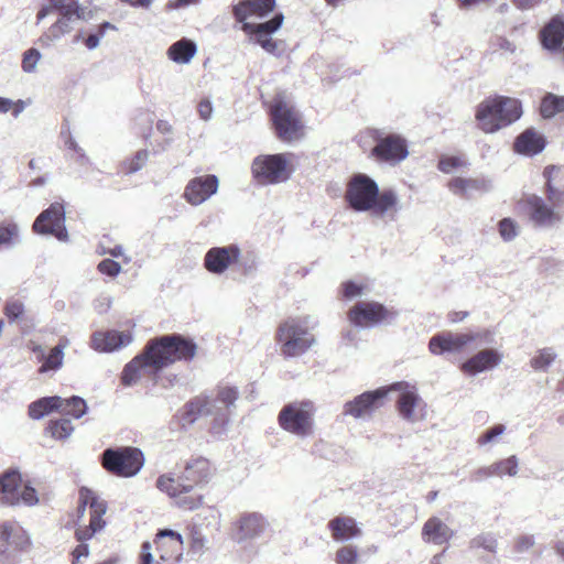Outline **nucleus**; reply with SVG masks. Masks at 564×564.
Segmentation results:
<instances>
[{"label":"nucleus","mask_w":564,"mask_h":564,"mask_svg":"<svg viewBox=\"0 0 564 564\" xmlns=\"http://www.w3.org/2000/svg\"><path fill=\"white\" fill-rule=\"evenodd\" d=\"M67 346L68 339L62 338L59 343L50 350L48 355L44 357L43 362L39 368V372L44 373L51 370L59 369L64 360V349Z\"/></svg>","instance_id":"obj_36"},{"label":"nucleus","mask_w":564,"mask_h":564,"mask_svg":"<svg viewBox=\"0 0 564 564\" xmlns=\"http://www.w3.org/2000/svg\"><path fill=\"white\" fill-rule=\"evenodd\" d=\"M197 110H198V113L202 119L208 120L213 112V107H212L210 101L207 99L200 100L197 106Z\"/></svg>","instance_id":"obj_59"},{"label":"nucleus","mask_w":564,"mask_h":564,"mask_svg":"<svg viewBox=\"0 0 564 564\" xmlns=\"http://www.w3.org/2000/svg\"><path fill=\"white\" fill-rule=\"evenodd\" d=\"M421 535L426 543L442 545L447 544L454 538L455 532L440 518L431 517L423 524Z\"/></svg>","instance_id":"obj_26"},{"label":"nucleus","mask_w":564,"mask_h":564,"mask_svg":"<svg viewBox=\"0 0 564 564\" xmlns=\"http://www.w3.org/2000/svg\"><path fill=\"white\" fill-rule=\"evenodd\" d=\"M32 228L36 234L52 235L58 240H67L68 232L65 227L64 205L58 202L51 204L36 217Z\"/></svg>","instance_id":"obj_16"},{"label":"nucleus","mask_w":564,"mask_h":564,"mask_svg":"<svg viewBox=\"0 0 564 564\" xmlns=\"http://www.w3.org/2000/svg\"><path fill=\"white\" fill-rule=\"evenodd\" d=\"M62 406V397H44L29 404L28 414L32 420H40L43 416L57 411Z\"/></svg>","instance_id":"obj_32"},{"label":"nucleus","mask_w":564,"mask_h":564,"mask_svg":"<svg viewBox=\"0 0 564 564\" xmlns=\"http://www.w3.org/2000/svg\"><path fill=\"white\" fill-rule=\"evenodd\" d=\"M51 8L55 11H58L62 14V18L76 17L80 18V9L78 3L75 0H48Z\"/></svg>","instance_id":"obj_42"},{"label":"nucleus","mask_w":564,"mask_h":564,"mask_svg":"<svg viewBox=\"0 0 564 564\" xmlns=\"http://www.w3.org/2000/svg\"><path fill=\"white\" fill-rule=\"evenodd\" d=\"M275 7V0H240L232 6L231 13L236 22L242 25L249 23L250 18H267Z\"/></svg>","instance_id":"obj_19"},{"label":"nucleus","mask_w":564,"mask_h":564,"mask_svg":"<svg viewBox=\"0 0 564 564\" xmlns=\"http://www.w3.org/2000/svg\"><path fill=\"white\" fill-rule=\"evenodd\" d=\"M491 468L497 477L516 476L518 473V459L516 456H510L492 463Z\"/></svg>","instance_id":"obj_43"},{"label":"nucleus","mask_w":564,"mask_h":564,"mask_svg":"<svg viewBox=\"0 0 564 564\" xmlns=\"http://www.w3.org/2000/svg\"><path fill=\"white\" fill-rule=\"evenodd\" d=\"M358 560V551L354 545H344L336 552L337 564H355Z\"/></svg>","instance_id":"obj_47"},{"label":"nucleus","mask_w":564,"mask_h":564,"mask_svg":"<svg viewBox=\"0 0 564 564\" xmlns=\"http://www.w3.org/2000/svg\"><path fill=\"white\" fill-rule=\"evenodd\" d=\"M345 200L356 212H372L375 215L393 217L399 210L394 191H379L378 184L366 174H355L347 184Z\"/></svg>","instance_id":"obj_3"},{"label":"nucleus","mask_w":564,"mask_h":564,"mask_svg":"<svg viewBox=\"0 0 564 564\" xmlns=\"http://www.w3.org/2000/svg\"><path fill=\"white\" fill-rule=\"evenodd\" d=\"M505 432V426L502 424H497L491 429L487 430L484 434H481L478 438L479 445H485L495 440V437L501 435Z\"/></svg>","instance_id":"obj_56"},{"label":"nucleus","mask_w":564,"mask_h":564,"mask_svg":"<svg viewBox=\"0 0 564 564\" xmlns=\"http://www.w3.org/2000/svg\"><path fill=\"white\" fill-rule=\"evenodd\" d=\"M500 359V355L495 349H484L465 361L460 366V370L465 375L474 376L496 367Z\"/></svg>","instance_id":"obj_28"},{"label":"nucleus","mask_w":564,"mask_h":564,"mask_svg":"<svg viewBox=\"0 0 564 564\" xmlns=\"http://www.w3.org/2000/svg\"><path fill=\"white\" fill-rule=\"evenodd\" d=\"M521 206L529 219L539 227L551 226L561 219V216L538 195L527 196Z\"/></svg>","instance_id":"obj_17"},{"label":"nucleus","mask_w":564,"mask_h":564,"mask_svg":"<svg viewBox=\"0 0 564 564\" xmlns=\"http://www.w3.org/2000/svg\"><path fill=\"white\" fill-rule=\"evenodd\" d=\"M283 21L284 15L280 12L262 23H243L240 30L250 42L260 45L265 52L274 54L279 48V43L271 35L282 26Z\"/></svg>","instance_id":"obj_15"},{"label":"nucleus","mask_w":564,"mask_h":564,"mask_svg":"<svg viewBox=\"0 0 564 564\" xmlns=\"http://www.w3.org/2000/svg\"><path fill=\"white\" fill-rule=\"evenodd\" d=\"M101 467L112 476L130 478L135 476L144 465V455L133 446L107 448L100 457Z\"/></svg>","instance_id":"obj_8"},{"label":"nucleus","mask_w":564,"mask_h":564,"mask_svg":"<svg viewBox=\"0 0 564 564\" xmlns=\"http://www.w3.org/2000/svg\"><path fill=\"white\" fill-rule=\"evenodd\" d=\"M75 431L72 421L67 417L52 419L44 429V435L55 441H66Z\"/></svg>","instance_id":"obj_34"},{"label":"nucleus","mask_w":564,"mask_h":564,"mask_svg":"<svg viewBox=\"0 0 564 564\" xmlns=\"http://www.w3.org/2000/svg\"><path fill=\"white\" fill-rule=\"evenodd\" d=\"M397 410L405 421L416 422L425 417L426 403L414 390H406L400 393Z\"/></svg>","instance_id":"obj_23"},{"label":"nucleus","mask_w":564,"mask_h":564,"mask_svg":"<svg viewBox=\"0 0 564 564\" xmlns=\"http://www.w3.org/2000/svg\"><path fill=\"white\" fill-rule=\"evenodd\" d=\"M555 359V354L550 348L540 349L531 359L530 364L534 370L546 369Z\"/></svg>","instance_id":"obj_45"},{"label":"nucleus","mask_w":564,"mask_h":564,"mask_svg":"<svg viewBox=\"0 0 564 564\" xmlns=\"http://www.w3.org/2000/svg\"><path fill=\"white\" fill-rule=\"evenodd\" d=\"M86 508L89 509V524L84 528H78L75 535L78 541H86L91 539L95 533L99 532L106 525L104 519L108 505L95 490L88 487H80L78 491V516L83 517Z\"/></svg>","instance_id":"obj_10"},{"label":"nucleus","mask_w":564,"mask_h":564,"mask_svg":"<svg viewBox=\"0 0 564 564\" xmlns=\"http://www.w3.org/2000/svg\"><path fill=\"white\" fill-rule=\"evenodd\" d=\"M467 166L468 161L460 155H443L440 158L437 163V169L445 174H449L455 170Z\"/></svg>","instance_id":"obj_41"},{"label":"nucleus","mask_w":564,"mask_h":564,"mask_svg":"<svg viewBox=\"0 0 564 564\" xmlns=\"http://www.w3.org/2000/svg\"><path fill=\"white\" fill-rule=\"evenodd\" d=\"M534 540L531 535H521L514 542V549L519 552H523L533 546Z\"/></svg>","instance_id":"obj_58"},{"label":"nucleus","mask_w":564,"mask_h":564,"mask_svg":"<svg viewBox=\"0 0 564 564\" xmlns=\"http://www.w3.org/2000/svg\"><path fill=\"white\" fill-rule=\"evenodd\" d=\"M545 195L553 207L564 202V166L550 165L543 171Z\"/></svg>","instance_id":"obj_24"},{"label":"nucleus","mask_w":564,"mask_h":564,"mask_svg":"<svg viewBox=\"0 0 564 564\" xmlns=\"http://www.w3.org/2000/svg\"><path fill=\"white\" fill-rule=\"evenodd\" d=\"M88 410L86 401L77 395L62 398V406L58 412L73 419L83 417Z\"/></svg>","instance_id":"obj_37"},{"label":"nucleus","mask_w":564,"mask_h":564,"mask_svg":"<svg viewBox=\"0 0 564 564\" xmlns=\"http://www.w3.org/2000/svg\"><path fill=\"white\" fill-rule=\"evenodd\" d=\"M197 52L196 44L187 39H182L173 43L167 50L170 59L177 64H187Z\"/></svg>","instance_id":"obj_33"},{"label":"nucleus","mask_w":564,"mask_h":564,"mask_svg":"<svg viewBox=\"0 0 564 564\" xmlns=\"http://www.w3.org/2000/svg\"><path fill=\"white\" fill-rule=\"evenodd\" d=\"M265 529V521L259 513H245L234 523V538L238 541L253 539Z\"/></svg>","instance_id":"obj_25"},{"label":"nucleus","mask_w":564,"mask_h":564,"mask_svg":"<svg viewBox=\"0 0 564 564\" xmlns=\"http://www.w3.org/2000/svg\"><path fill=\"white\" fill-rule=\"evenodd\" d=\"M542 45L551 51L562 47L564 42V20L560 15L553 17L540 31Z\"/></svg>","instance_id":"obj_29"},{"label":"nucleus","mask_w":564,"mask_h":564,"mask_svg":"<svg viewBox=\"0 0 564 564\" xmlns=\"http://www.w3.org/2000/svg\"><path fill=\"white\" fill-rule=\"evenodd\" d=\"M218 189V178L216 175H204L191 180L185 189L183 197L191 205H199L207 200Z\"/></svg>","instance_id":"obj_20"},{"label":"nucleus","mask_w":564,"mask_h":564,"mask_svg":"<svg viewBox=\"0 0 564 564\" xmlns=\"http://www.w3.org/2000/svg\"><path fill=\"white\" fill-rule=\"evenodd\" d=\"M372 138L376 144L370 156L379 163L395 165L409 155L408 142L400 134L375 131Z\"/></svg>","instance_id":"obj_12"},{"label":"nucleus","mask_w":564,"mask_h":564,"mask_svg":"<svg viewBox=\"0 0 564 564\" xmlns=\"http://www.w3.org/2000/svg\"><path fill=\"white\" fill-rule=\"evenodd\" d=\"M3 314L10 323L21 319L25 314V307L20 300H9L3 306Z\"/></svg>","instance_id":"obj_44"},{"label":"nucleus","mask_w":564,"mask_h":564,"mask_svg":"<svg viewBox=\"0 0 564 564\" xmlns=\"http://www.w3.org/2000/svg\"><path fill=\"white\" fill-rule=\"evenodd\" d=\"M275 340L285 358L305 354L316 341L310 328L295 318H288L279 324Z\"/></svg>","instance_id":"obj_7"},{"label":"nucleus","mask_w":564,"mask_h":564,"mask_svg":"<svg viewBox=\"0 0 564 564\" xmlns=\"http://www.w3.org/2000/svg\"><path fill=\"white\" fill-rule=\"evenodd\" d=\"M149 159L147 150L137 151L131 158L126 159L121 163V171L126 174H132L141 170Z\"/></svg>","instance_id":"obj_40"},{"label":"nucleus","mask_w":564,"mask_h":564,"mask_svg":"<svg viewBox=\"0 0 564 564\" xmlns=\"http://www.w3.org/2000/svg\"><path fill=\"white\" fill-rule=\"evenodd\" d=\"M561 112H564V96H557L552 93L546 94L541 100V116L544 119H550Z\"/></svg>","instance_id":"obj_38"},{"label":"nucleus","mask_w":564,"mask_h":564,"mask_svg":"<svg viewBox=\"0 0 564 564\" xmlns=\"http://www.w3.org/2000/svg\"><path fill=\"white\" fill-rule=\"evenodd\" d=\"M397 313L376 301H359L347 312L349 323L356 327L369 328L392 321Z\"/></svg>","instance_id":"obj_13"},{"label":"nucleus","mask_w":564,"mask_h":564,"mask_svg":"<svg viewBox=\"0 0 564 564\" xmlns=\"http://www.w3.org/2000/svg\"><path fill=\"white\" fill-rule=\"evenodd\" d=\"M238 398V392L235 388L223 387L217 393V399L226 405H231Z\"/></svg>","instance_id":"obj_55"},{"label":"nucleus","mask_w":564,"mask_h":564,"mask_svg":"<svg viewBox=\"0 0 564 564\" xmlns=\"http://www.w3.org/2000/svg\"><path fill=\"white\" fill-rule=\"evenodd\" d=\"M475 339L476 336L471 334H436L430 339L429 349L434 355L459 352L466 345Z\"/></svg>","instance_id":"obj_21"},{"label":"nucleus","mask_w":564,"mask_h":564,"mask_svg":"<svg viewBox=\"0 0 564 564\" xmlns=\"http://www.w3.org/2000/svg\"><path fill=\"white\" fill-rule=\"evenodd\" d=\"M24 109V102L22 100L12 101L8 98L0 97V113L12 112L14 117H18Z\"/></svg>","instance_id":"obj_52"},{"label":"nucleus","mask_w":564,"mask_h":564,"mask_svg":"<svg viewBox=\"0 0 564 564\" xmlns=\"http://www.w3.org/2000/svg\"><path fill=\"white\" fill-rule=\"evenodd\" d=\"M545 144L546 141L544 137L535 129L530 128L517 137L513 143V150L517 153L532 156L542 152Z\"/></svg>","instance_id":"obj_30"},{"label":"nucleus","mask_w":564,"mask_h":564,"mask_svg":"<svg viewBox=\"0 0 564 564\" xmlns=\"http://www.w3.org/2000/svg\"><path fill=\"white\" fill-rule=\"evenodd\" d=\"M21 482L22 478L18 470H7L0 476V492L6 503L13 506L20 502L18 489Z\"/></svg>","instance_id":"obj_31"},{"label":"nucleus","mask_w":564,"mask_h":564,"mask_svg":"<svg viewBox=\"0 0 564 564\" xmlns=\"http://www.w3.org/2000/svg\"><path fill=\"white\" fill-rule=\"evenodd\" d=\"M327 528L334 541H347L361 535L357 521L349 516H337L328 521Z\"/></svg>","instance_id":"obj_27"},{"label":"nucleus","mask_w":564,"mask_h":564,"mask_svg":"<svg viewBox=\"0 0 564 564\" xmlns=\"http://www.w3.org/2000/svg\"><path fill=\"white\" fill-rule=\"evenodd\" d=\"M132 341V335L129 332L119 330H97L90 337V347L99 352H111Z\"/></svg>","instance_id":"obj_22"},{"label":"nucleus","mask_w":564,"mask_h":564,"mask_svg":"<svg viewBox=\"0 0 564 564\" xmlns=\"http://www.w3.org/2000/svg\"><path fill=\"white\" fill-rule=\"evenodd\" d=\"M204 547V539L197 531L192 532L191 549L196 552H200Z\"/></svg>","instance_id":"obj_63"},{"label":"nucleus","mask_w":564,"mask_h":564,"mask_svg":"<svg viewBox=\"0 0 564 564\" xmlns=\"http://www.w3.org/2000/svg\"><path fill=\"white\" fill-rule=\"evenodd\" d=\"M405 383L395 382L388 388H379L373 391H367L357 395L354 400L344 405V414L359 419L371 415L375 411L383 406L389 391L400 390Z\"/></svg>","instance_id":"obj_14"},{"label":"nucleus","mask_w":564,"mask_h":564,"mask_svg":"<svg viewBox=\"0 0 564 564\" xmlns=\"http://www.w3.org/2000/svg\"><path fill=\"white\" fill-rule=\"evenodd\" d=\"M521 115L520 100L507 96H495L486 98L477 106L475 118L480 130L485 133H494L517 121Z\"/></svg>","instance_id":"obj_4"},{"label":"nucleus","mask_w":564,"mask_h":564,"mask_svg":"<svg viewBox=\"0 0 564 564\" xmlns=\"http://www.w3.org/2000/svg\"><path fill=\"white\" fill-rule=\"evenodd\" d=\"M40 58L41 54L36 48H29L23 54L22 69L26 73L33 72Z\"/></svg>","instance_id":"obj_49"},{"label":"nucleus","mask_w":564,"mask_h":564,"mask_svg":"<svg viewBox=\"0 0 564 564\" xmlns=\"http://www.w3.org/2000/svg\"><path fill=\"white\" fill-rule=\"evenodd\" d=\"M183 554L182 535L173 530H160L153 542H144L141 547V564H173Z\"/></svg>","instance_id":"obj_6"},{"label":"nucleus","mask_w":564,"mask_h":564,"mask_svg":"<svg viewBox=\"0 0 564 564\" xmlns=\"http://www.w3.org/2000/svg\"><path fill=\"white\" fill-rule=\"evenodd\" d=\"M471 546L476 549L482 547L489 552H494L496 550L497 542L491 535L481 534L473 539Z\"/></svg>","instance_id":"obj_54"},{"label":"nucleus","mask_w":564,"mask_h":564,"mask_svg":"<svg viewBox=\"0 0 564 564\" xmlns=\"http://www.w3.org/2000/svg\"><path fill=\"white\" fill-rule=\"evenodd\" d=\"M448 189L460 197H468L473 191H480L485 187V183L478 178L453 177L447 183Z\"/></svg>","instance_id":"obj_35"},{"label":"nucleus","mask_w":564,"mask_h":564,"mask_svg":"<svg viewBox=\"0 0 564 564\" xmlns=\"http://www.w3.org/2000/svg\"><path fill=\"white\" fill-rule=\"evenodd\" d=\"M69 18H61L54 24H52L48 30L41 36L40 41L42 44H50L51 42L59 39L66 33L72 31Z\"/></svg>","instance_id":"obj_39"},{"label":"nucleus","mask_w":564,"mask_h":564,"mask_svg":"<svg viewBox=\"0 0 564 564\" xmlns=\"http://www.w3.org/2000/svg\"><path fill=\"white\" fill-rule=\"evenodd\" d=\"M511 1L520 10H530V9L541 4L544 0H511Z\"/></svg>","instance_id":"obj_61"},{"label":"nucleus","mask_w":564,"mask_h":564,"mask_svg":"<svg viewBox=\"0 0 564 564\" xmlns=\"http://www.w3.org/2000/svg\"><path fill=\"white\" fill-rule=\"evenodd\" d=\"M268 115L275 137L285 143L299 141L305 135L301 112L290 101L276 97L268 106Z\"/></svg>","instance_id":"obj_5"},{"label":"nucleus","mask_w":564,"mask_h":564,"mask_svg":"<svg viewBox=\"0 0 564 564\" xmlns=\"http://www.w3.org/2000/svg\"><path fill=\"white\" fill-rule=\"evenodd\" d=\"M240 249L236 245L210 248L204 258L205 269L214 274L224 273L231 264L238 262Z\"/></svg>","instance_id":"obj_18"},{"label":"nucleus","mask_w":564,"mask_h":564,"mask_svg":"<svg viewBox=\"0 0 564 564\" xmlns=\"http://www.w3.org/2000/svg\"><path fill=\"white\" fill-rule=\"evenodd\" d=\"M212 463L202 456L185 463L183 471L177 476L161 475L156 487L174 500L177 508L193 511L204 503V497L195 492V487L207 484L214 475Z\"/></svg>","instance_id":"obj_2"},{"label":"nucleus","mask_w":564,"mask_h":564,"mask_svg":"<svg viewBox=\"0 0 564 564\" xmlns=\"http://www.w3.org/2000/svg\"><path fill=\"white\" fill-rule=\"evenodd\" d=\"M316 408L310 400L285 404L278 415L280 427L291 434L305 437L313 433Z\"/></svg>","instance_id":"obj_9"},{"label":"nucleus","mask_w":564,"mask_h":564,"mask_svg":"<svg viewBox=\"0 0 564 564\" xmlns=\"http://www.w3.org/2000/svg\"><path fill=\"white\" fill-rule=\"evenodd\" d=\"M19 498L20 501L28 506H34L39 501L36 490L30 486H25L23 488L21 495H19Z\"/></svg>","instance_id":"obj_57"},{"label":"nucleus","mask_w":564,"mask_h":564,"mask_svg":"<svg viewBox=\"0 0 564 564\" xmlns=\"http://www.w3.org/2000/svg\"><path fill=\"white\" fill-rule=\"evenodd\" d=\"M286 153L257 156L251 165L253 177L260 184H276L290 177L292 169Z\"/></svg>","instance_id":"obj_11"},{"label":"nucleus","mask_w":564,"mask_h":564,"mask_svg":"<svg viewBox=\"0 0 564 564\" xmlns=\"http://www.w3.org/2000/svg\"><path fill=\"white\" fill-rule=\"evenodd\" d=\"M115 25L109 22H104L99 25L98 32L96 34H90L85 39V45L89 50H94L98 46L99 40L105 35L107 30H115Z\"/></svg>","instance_id":"obj_51"},{"label":"nucleus","mask_w":564,"mask_h":564,"mask_svg":"<svg viewBox=\"0 0 564 564\" xmlns=\"http://www.w3.org/2000/svg\"><path fill=\"white\" fill-rule=\"evenodd\" d=\"M18 237V227L14 224L0 226V247L10 246Z\"/></svg>","instance_id":"obj_50"},{"label":"nucleus","mask_w":564,"mask_h":564,"mask_svg":"<svg viewBox=\"0 0 564 564\" xmlns=\"http://www.w3.org/2000/svg\"><path fill=\"white\" fill-rule=\"evenodd\" d=\"M498 230L505 241H510L518 235L517 224L511 218H503L498 224Z\"/></svg>","instance_id":"obj_48"},{"label":"nucleus","mask_w":564,"mask_h":564,"mask_svg":"<svg viewBox=\"0 0 564 564\" xmlns=\"http://www.w3.org/2000/svg\"><path fill=\"white\" fill-rule=\"evenodd\" d=\"M366 286L364 284L356 283L354 281H345L340 284V297L343 300H351L360 296Z\"/></svg>","instance_id":"obj_46"},{"label":"nucleus","mask_w":564,"mask_h":564,"mask_svg":"<svg viewBox=\"0 0 564 564\" xmlns=\"http://www.w3.org/2000/svg\"><path fill=\"white\" fill-rule=\"evenodd\" d=\"M97 269L101 274L116 276L119 274L121 265L115 260L104 259L102 261L99 262Z\"/></svg>","instance_id":"obj_53"},{"label":"nucleus","mask_w":564,"mask_h":564,"mask_svg":"<svg viewBox=\"0 0 564 564\" xmlns=\"http://www.w3.org/2000/svg\"><path fill=\"white\" fill-rule=\"evenodd\" d=\"M74 561H79L80 557L88 555V546L86 544H78L72 553Z\"/></svg>","instance_id":"obj_64"},{"label":"nucleus","mask_w":564,"mask_h":564,"mask_svg":"<svg viewBox=\"0 0 564 564\" xmlns=\"http://www.w3.org/2000/svg\"><path fill=\"white\" fill-rule=\"evenodd\" d=\"M197 344L181 334H167L148 340L142 351L123 368L120 381L124 387L135 384L145 376H156L175 364H188L197 355Z\"/></svg>","instance_id":"obj_1"},{"label":"nucleus","mask_w":564,"mask_h":564,"mask_svg":"<svg viewBox=\"0 0 564 564\" xmlns=\"http://www.w3.org/2000/svg\"><path fill=\"white\" fill-rule=\"evenodd\" d=\"M12 532V527L10 524H1L0 525V551L7 545Z\"/></svg>","instance_id":"obj_60"},{"label":"nucleus","mask_w":564,"mask_h":564,"mask_svg":"<svg viewBox=\"0 0 564 564\" xmlns=\"http://www.w3.org/2000/svg\"><path fill=\"white\" fill-rule=\"evenodd\" d=\"M492 476H495V470H492L491 465L480 467L477 470H475V473H474V478L476 480H482L485 478H489Z\"/></svg>","instance_id":"obj_62"}]
</instances>
